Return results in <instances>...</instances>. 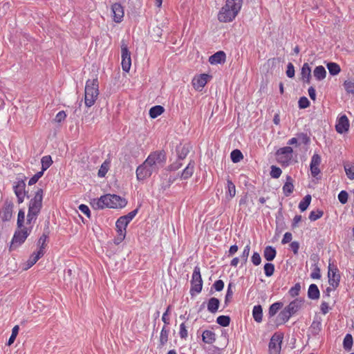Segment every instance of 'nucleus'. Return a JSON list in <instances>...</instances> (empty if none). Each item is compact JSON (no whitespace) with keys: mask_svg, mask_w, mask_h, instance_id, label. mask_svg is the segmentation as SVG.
<instances>
[{"mask_svg":"<svg viewBox=\"0 0 354 354\" xmlns=\"http://www.w3.org/2000/svg\"><path fill=\"white\" fill-rule=\"evenodd\" d=\"M165 162L166 156L163 151H156L150 153L147 159L136 169L137 180L140 181L149 178L163 167Z\"/></svg>","mask_w":354,"mask_h":354,"instance_id":"1","label":"nucleus"},{"mask_svg":"<svg viewBox=\"0 0 354 354\" xmlns=\"http://www.w3.org/2000/svg\"><path fill=\"white\" fill-rule=\"evenodd\" d=\"M33 225L34 223L26 224V221L25 222V212L24 209H19L17 221V229L12 239L10 250H14L25 242L32 232Z\"/></svg>","mask_w":354,"mask_h":354,"instance_id":"2","label":"nucleus"},{"mask_svg":"<svg viewBox=\"0 0 354 354\" xmlns=\"http://www.w3.org/2000/svg\"><path fill=\"white\" fill-rule=\"evenodd\" d=\"M243 0H226L218 13V20L223 23L232 22L239 13Z\"/></svg>","mask_w":354,"mask_h":354,"instance_id":"3","label":"nucleus"},{"mask_svg":"<svg viewBox=\"0 0 354 354\" xmlns=\"http://www.w3.org/2000/svg\"><path fill=\"white\" fill-rule=\"evenodd\" d=\"M127 204L125 198L115 194H105L97 199H93L91 205L95 209L122 208Z\"/></svg>","mask_w":354,"mask_h":354,"instance_id":"4","label":"nucleus"},{"mask_svg":"<svg viewBox=\"0 0 354 354\" xmlns=\"http://www.w3.org/2000/svg\"><path fill=\"white\" fill-rule=\"evenodd\" d=\"M43 189H38L30 201L26 218V224L35 223L42 207Z\"/></svg>","mask_w":354,"mask_h":354,"instance_id":"5","label":"nucleus"},{"mask_svg":"<svg viewBox=\"0 0 354 354\" xmlns=\"http://www.w3.org/2000/svg\"><path fill=\"white\" fill-rule=\"evenodd\" d=\"M99 95V82L97 77L88 80L84 89V104L86 107H91L95 103Z\"/></svg>","mask_w":354,"mask_h":354,"instance_id":"6","label":"nucleus"},{"mask_svg":"<svg viewBox=\"0 0 354 354\" xmlns=\"http://www.w3.org/2000/svg\"><path fill=\"white\" fill-rule=\"evenodd\" d=\"M328 277L330 286L326 288V297L329 298L330 292L332 290H335L339 286V284L340 275L339 274L338 269L335 267L331 268L330 265L328 267ZM324 297H325V295Z\"/></svg>","mask_w":354,"mask_h":354,"instance_id":"7","label":"nucleus"},{"mask_svg":"<svg viewBox=\"0 0 354 354\" xmlns=\"http://www.w3.org/2000/svg\"><path fill=\"white\" fill-rule=\"evenodd\" d=\"M202 288L203 280L201 274V269L198 266H196L192 276L190 294L192 296L195 294H198L201 292Z\"/></svg>","mask_w":354,"mask_h":354,"instance_id":"8","label":"nucleus"},{"mask_svg":"<svg viewBox=\"0 0 354 354\" xmlns=\"http://www.w3.org/2000/svg\"><path fill=\"white\" fill-rule=\"evenodd\" d=\"M293 149L290 146L279 148L276 151L277 162L282 166H287L292 159Z\"/></svg>","mask_w":354,"mask_h":354,"instance_id":"9","label":"nucleus"},{"mask_svg":"<svg viewBox=\"0 0 354 354\" xmlns=\"http://www.w3.org/2000/svg\"><path fill=\"white\" fill-rule=\"evenodd\" d=\"M283 335L281 333H275L271 337L269 345L270 354H280Z\"/></svg>","mask_w":354,"mask_h":354,"instance_id":"10","label":"nucleus"},{"mask_svg":"<svg viewBox=\"0 0 354 354\" xmlns=\"http://www.w3.org/2000/svg\"><path fill=\"white\" fill-rule=\"evenodd\" d=\"M121 58L122 70L125 72H129L131 66V53L124 41H122L121 45Z\"/></svg>","mask_w":354,"mask_h":354,"instance_id":"11","label":"nucleus"},{"mask_svg":"<svg viewBox=\"0 0 354 354\" xmlns=\"http://www.w3.org/2000/svg\"><path fill=\"white\" fill-rule=\"evenodd\" d=\"M349 127V120L346 115H340L337 117L335 124V130L338 133L342 134L348 132Z\"/></svg>","mask_w":354,"mask_h":354,"instance_id":"12","label":"nucleus"},{"mask_svg":"<svg viewBox=\"0 0 354 354\" xmlns=\"http://www.w3.org/2000/svg\"><path fill=\"white\" fill-rule=\"evenodd\" d=\"M211 77H212L210 75L205 73L196 75L192 79V86L195 90L201 91L208 82V81L211 79Z\"/></svg>","mask_w":354,"mask_h":354,"instance_id":"13","label":"nucleus"},{"mask_svg":"<svg viewBox=\"0 0 354 354\" xmlns=\"http://www.w3.org/2000/svg\"><path fill=\"white\" fill-rule=\"evenodd\" d=\"M25 188L26 183L23 180H17L13 187L14 192L17 198V202L19 204L22 203L24 201L26 196Z\"/></svg>","mask_w":354,"mask_h":354,"instance_id":"14","label":"nucleus"},{"mask_svg":"<svg viewBox=\"0 0 354 354\" xmlns=\"http://www.w3.org/2000/svg\"><path fill=\"white\" fill-rule=\"evenodd\" d=\"M129 222L125 220L122 216H120L115 223L116 230L118 233V239L121 241L126 236L127 227L129 225Z\"/></svg>","mask_w":354,"mask_h":354,"instance_id":"15","label":"nucleus"},{"mask_svg":"<svg viewBox=\"0 0 354 354\" xmlns=\"http://www.w3.org/2000/svg\"><path fill=\"white\" fill-rule=\"evenodd\" d=\"M14 205L12 203H6L0 209V218L3 221H8L12 216Z\"/></svg>","mask_w":354,"mask_h":354,"instance_id":"16","label":"nucleus"},{"mask_svg":"<svg viewBox=\"0 0 354 354\" xmlns=\"http://www.w3.org/2000/svg\"><path fill=\"white\" fill-rule=\"evenodd\" d=\"M321 156L317 153L313 154L311 158L310 169L311 175L313 177H316L320 174L319 165L321 164Z\"/></svg>","mask_w":354,"mask_h":354,"instance_id":"17","label":"nucleus"},{"mask_svg":"<svg viewBox=\"0 0 354 354\" xmlns=\"http://www.w3.org/2000/svg\"><path fill=\"white\" fill-rule=\"evenodd\" d=\"M113 19L115 23H120L124 17V8L120 3H115L111 6Z\"/></svg>","mask_w":354,"mask_h":354,"instance_id":"18","label":"nucleus"},{"mask_svg":"<svg viewBox=\"0 0 354 354\" xmlns=\"http://www.w3.org/2000/svg\"><path fill=\"white\" fill-rule=\"evenodd\" d=\"M43 253L41 250H38L37 252H33L28 261L26 263V267L24 270H26L30 268L33 265H35L37 261L43 257Z\"/></svg>","mask_w":354,"mask_h":354,"instance_id":"19","label":"nucleus"},{"mask_svg":"<svg viewBox=\"0 0 354 354\" xmlns=\"http://www.w3.org/2000/svg\"><path fill=\"white\" fill-rule=\"evenodd\" d=\"M226 55L223 51H218L209 58V62L211 64H218L225 62Z\"/></svg>","mask_w":354,"mask_h":354,"instance_id":"20","label":"nucleus"},{"mask_svg":"<svg viewBox=\"0 0 354 354\" xmlns=\"http://www.w3.org/2000/svg\"><path fill=\"white\" fill-rule=\"evenodd\" d=\"M302 304V299H296L291 301L285 308L288 310V312L293 315L301 308Z\"/></svg>","mask_w":354,"mask_h":354,"instance_id":"21","label":"nucleus"},{"mask_svg":"<svg viewBox=\"0 0 354 354\" xmlns=\"http://www.w3.org/2000/svg\"><path fill=\"white\" fill-rule=\"evenodd\" d=\"M195 168V162L194 160H191L187 167L183 170L180 178L183 180H187L189 178L194 174Z\"/></svg>","mask_w":354,"mask_h":354,"instance_id":"22","label":"nucleus"},{"mask_svg":"<svg viewBox=\"0 0 354 354\" xmlns=\"http://www.w3.org/2000/svg\"><path fill=\"white\" fill-rule=\"evenodd\" d=\"M301 80L304 82L309 84L311 79V69L308 63L304 64L301 69Z\"/></svg>","mask_w":354,"mask_h":354,"instance_id":"23","label":"nucleus"},{"mask_svg":"<svg viewBox=\"0 0 354 354\" xmlns=\"http://www.w3.org/2000/svg\"><path fill=\"white\" fill-rule=\"evenodd\" d=\"M225 189V195L227 199H232L235 196L236 192V187L229 177L227 178V186Z\"/></svg>","mask_w":354,"mask_h":354,"instance_id":"24","label":"nucleus"},{"mask_svg":"<svg viewBox=\"0 0 354 354\" xmlns=\"http://www.w3.org/2000/svg\"><path fill=\"white\" fill-rule=\"evenodd\" d=\"M202 340L205 344H213L216 340L215 333L210 330H204L202 334Z\"/></svg>","mask_w":354,"mask_h":354,"instance_id":"25","label":"nucleus"},{"mask_svg":"<svg viewBox=\"0 0 354 354\" xmlns=\"http://www.w3.org/2000/svg\"><path fill=\"white\" fill-rule=\"evenodd\" d=\"M313 75L317 80H323L326 76V71L323 66H316L313 71Z\"/></svg>","mask_w":354,"mask_h":354,"instance_id":"26","label":"nucleus"},{"mask_svg":"<svg viewBox=\"0 0 354 354\" xmlns=\"http://www.w3.org/2000/svg\"><path fill=\"white\" fill-rule=\"evenodd\" d=\"M320 296L319 290L316 284L310 285L308 290V297L311 299H318Z\"/></svg>","mask_w":354,"mask_h":354,"instance_id":"27","label":"nucleus"},{"mask_svg":"<svg viewBox=\"0 0 354 354\" xmlns=\"http://www.w3.org/2000/svg\"><path fill=\"white\" fill-rule=\"evenodd\" d=\"M252 316L255 322L261 323L263 320V309L261 305H256L252 309Z\"/></svg>","mask_w":354,"mask_h":354,"instance_id":"28","label":"nucleus"},{"mask_svg":"<svg viewBox=\"0 0 354 354\" xmlns=\"http://www.w3.org/2000/svg\"><path fill=\"white\" fill-rule=\"evenodd\" d=\"M293 189H294V185L292 183V178L290 176H288L286 177V181L283 186V193L285 194V195L286 196H288L290 194L292 193Z\"/></svg>","mask_w":354,"mask_h":354,"instance_id":"29","label":"nucleus"},{"mask_svg":"<svg viewBox=\"0 0 354 354\" xmlns=\"http://www.w3.org/2000/svg\"><path fill=\"white\" fill-rule=\"evenodd\" d=\"M277 254L276 250L272 246H266L263 251V257L268 261H272Z\"/></svg>","mask_w":354,"mask_h":354,"instance_id":"30","label":"nucleus"},{"mask_svg":"<svg viewBox=\"0 0 354 354\" xmlns=\"http://www.w3.org/2000/svg\"><path fill=\"white\" fill-rule=\"evenodd\" d=\"M219 304L220 301L217 298H210L207 303V310L212 313H215L218 309Z\"/></svg>","mask_w":354,"mask_h":354,"instance_id":"31","label":"nucleus"},{"mask_svg":"<svg viewBox=\"0 0 354 354\" xmlns=\"http://www.w3.org/2000/svg\"><path fill=\"white\" fill-rule=\"evenodd\" d=\"M344 168L346 174V176L350 180L354 179V162H346L344 163Z\"/></svg>","mask_w":354,"mask_h":354,"instance_id":"32","label":"nucleus"},{"mask_svg":"<svg viewBox=\"0 0 354 354\" xmlns=\"http://www.w3.org/2000/svg\"><path fill=\"white\" fill-rule=\"evenodd\" d=\"M111 165V160L109 159L105 160L103 163L101 165L97 175L99 177H104L109 170Z\"/></svg>","mask_w":354,"mask_h":354,"instance_id":"33","label":"nucleus"},{"mask_svg":"<svg viewBox=\"0 0 354 354\" xmlns=\"http://www.w3.org/2000/svg\"><path fill=\"white\" fill-rule=\"evenodd\" d=\"M167 325H165L160 334V346H163L168 341L169 330L167 328Z\"/></svg>","mask_w":354,"mask_h":354,"instance_id":"34","label":"nucleus"},{"mask_svg":"<svg viewBox=\"0 0 354 354\" xmlns=\"http://www.w3.org/2000/svg\"><path fill=\"white\" fill-rule=\"evenodd\" d=\"M165 111L163 106L160 105H156L151 107L149 110V116L154 119L160 115Z\"/></svg>","mask_w":354,"mask_h":354,"instance_id":"35","label":"nucleus"},{"mask_svg":"<svg viewBox=\"0 0 354 354\" xmlns=\"http://www.w3.org/2000/svg\"><path fill=\"white\" fill-rule=\"evenodd\" d=\"M326 67L331 75H337L341 71L339 65L335 62H328L326 64Z\"/></svg>","mask_w":354,"mask_h":354,"instance_id":"36","label":"nucleus"},{"mask_svg":"<svg viewBox=\"0 0 354 354\" xmlns=\"http://www.w3.org/2000/svg\"><path fill=\"white\" fill-rule=\"evenodd\" d=\"M343 86L347 94L354 95V80H345Z\"/></svg>","mask_w":354,"mask_h":354,"instance_id":"37","label":"nucleus"},{"mask_svg":"<svg viewBox=\"0 0 354 354\" xmlns=\"http://www.w3.org/2000/svg\"><path fill=\"white\" fill-rule=\"evenodd\" d=\"M283 304L281 302H275L272 304L268 310V315L269 317H273L282 308Z\"/></svg>","mask_w":354,"mask_h":354,"instance_id":"38","label":"nucleus"},{"mask_svg":"<svg viewBox=\"0 0 354 354\" xmlns=\"http://www.w3.org/2000/svg\"><path fill=\"white\" fill-rule=\"evenodd\" d=\"M311 202V196L308 194L305 196L303 200L299 204V208L301 212L307 209Z\"/></svg>","mask_w":354,"mask_h":354,"instance_id":"39","label":"nucleus"},{"mask_svg":"<svg viewBox=\"0 0 354 354\" xmlns=\"http://www.w3.org/2000/svg\"><path fill=\"white\" fill-rule=\"evenodd\" d=\"M292 315L288 312V310L284 308L283 310L280 312L279 314V324H285L287 322L289 319L291 317Z\"/></svg>","mask_w":354,"mask_h":354,"instance_id":"40","label":"nucleus"},{"mask_svg":"<svg viewBox=\"0 0 354 354\" xmlns=\"http://www.w3.org/2000/svg\"><path fill=\"white\" fill-rule=\"evenodd\" d=\"M230 157L232 161L234 163L240 162L243 158L241 151L239 149L233 150L230 153Z\"/></svg>","mask_w":354,"mask_h":354,"instance_id":"41","label":"nucleus"},{"mask_svg":"<svg viewBox=\"0 0 354 354\" xmlns=\"http://www.w3.org/2000/svg\"><path fill=\"white\" fill-rule=\"evenodd\" d=\"M41 168L43 169V171H46L53 164V160H52L51 156H43L41 160Z\"/></svg>","mask_w":354,"mask_h":354,"instance_id":"42","label":"nucleus"},{"mask_svg":"<svg viewBox=\"0 0 354 354\" xmlns=\"http://www.w3.org/2000/svg\"><path fill=\"white\" fill-rule=\"evenodd\" d=\"M353 346V337L351 334H346L344 338L343 346L345 350L350 351Z\"/></svg>","mask_w":354,"mask_h":354,"instance_id":"43","label":"nucleus"},{"mask_svg":"<svg viewBox=\"0 0 354 354\" xmlns=\"http://www.w3.org/2000/svg\"><path fill=\"white\" fill-rule=\"evenodd\" d=\"M187 325L185 322H183L180 324L179 328V336L182 339H187L188 337Z\"/></svg>","mask_w":354,"mask_h":354,"instance_id":"44","label":"nucleus"},{"mask_svg":"<svg viewBox=\"0 0 354 354\" xmlns=\"http://www.w3.org/2000/svg\"><path fill=\"white\" fill-rule=\"evenodd\" d=\"M47 240H48V236L45 234H43L40 238L38 240V242H37V244L39 247V250H42V253H43V255L45 253V248L46 246V243H47Z\"/></svg>","mask_w":354,"mask_h":354,"instance_id":"45","label":"nucleus"},{"mask_svg":"<svg viewBox=\"0 0 354 354\" xmlns=\"http://www.w3.org/2000/svg\"><path fill=\"white\" fill-rule=\"evenodd\" d=\"M216 322L221 326L226 327V326H229L230 322V319L228 316L221 315L217 317Z\"/></svg>","mask_w":354,"mask_h":354,"instance_id":"46","label":"nucleus"},{"mask_svg":"<svg viewBox=\"0 0 354 354\" xmlns=\"http://www.w3.org/2000/svg\"><path fill=\"white\" fill-rule=\"evenodd\" d=\"M250 244H248L245 246V248L242 252V254L241 255V261L243 263H246L249 254H250Z\"/></svg>","mask_w":354,"mask_h":354,"instance_id":"47","label":"nucleus"},{"mask_svg":"<svg viewBox=\"0 0 354 354\" xmlns=\"http://www.w3.org/2000/svg\"><path fill=\"white\" fill-rule=\"evenodd\" d=\"M265 274L267 277H270L274 274V266L271 263H267L264 266Z\"/></svg>","mask_w":354,"mask_h":354,"instance_id":"48","label":"nucleus"},{"mask_svg":"<svg viewBox=\"0 0 354 354\" xmlns=\"http://www.w3.org/2000/svg\"><path fill=\"white\" fill-rule=\"evenodd\" d=\"M324 214L323 211L322 210H316V211H312L309 214V219L312 221H317V219L320 218Z\"/></svg>","mask_w":354,"mask_h":354,"instance_id":"49","label":"nucleus"},{"mask_svg":"<svg viewBox=\"0 0 354 354\" xmlns=\"http://www.w3.org/2000/svg\"><path fill=\"white\" fill-rule=\"evenodd\" d=\"M281 173L282 171L279 167L274 165L271 167L270 176L272 178H278L281 176Z\"/></svg>","mask_w":354,"mask_h":354,"instance_id":"50","label":"nucleus"},{"mask_svg":"<svg viewBox=\"0 0 354 354\" xmlns=\"http://www.w3.org/2000/svg\"><path fill=\"white\" fill-rule=\"evenodd\" d=\"M300 290H301V286H300L299 283H296L293 287H292L289 290L288 294L290 295V297H295L299 295Z\"/></svg>","mask_w":354,"mask_h":354,"instance_id":"51","label":"nucleus"},{"mask_svg":"<svg viewBox=\"0 0 354 354\" xmlns=\"http://www.w3.org/2000/svg\"><path fill=\"white\" fill-rule=\"evenodd\" d=\"M331 309L332 307L329 306L327 301H323L321 303L320 311L323 315H326Z\"/></svg>","mask_w":354,"mask_h":354,"instance_id":"52","label":"nucleus"},{"mask_svg":"<svg viewBox=\"0 0 354 354\" xmlns=\"http://www.w3.org/2000/svg\"><path fill=\"white\" fill-rule=\"evenodd\" d=\"M348 197V193L344 190L341 191L338 194V199L342 204H346L347 203Z\"/></svg>","mask_w":354,"mask_h":354,"instance_id":"53","label":"nucleus"},{"mask_svg":"<svg viewBox=\"0 0 354 354\" xmlns=\"http://www.w3.org/2000/svg\"><path fill=\"white\" fill-rule=\"evenodd\" d=\"M170 309H171V306H169L167 308L166 311L163 313V315L162 316V321L164 322L165 325H169V324H170V319L169 317Z\"/></svg>","mask_w":354,"mask_h":354,"instance_id":"54","label":"nucleus"},{"mask_svg":"<svg viewBox=\"0 0 354 354\" xmlns=\"http://www.w3.org/2000/svg\"><path fill=\"white\" fill-rule=\"evenodd\" d=\"M66 118V112L64 111H61L56 114L55 118V121L57 123H60V122H63L64 120H65Z\"/></svg>","mask_w":354,"mask_h":354,"instance_id":"55","label":"nucleus"},{"mask_svg":"<svg viewBox=\"0 0 354 354\" xmlns=\"http://www.w3.org/2000/svg\"><path fill=\"white\" fill-rule=\"evenodd\" d=\"M299 106L301 109H306L309 106L310 102L306 97H302L299 100Z\"/></svg>","mask_w":354,"mask_h":354,"instance_id":"56","label":"nucleus"},{"mask_svg":"<svg viewBox=\"0 0 354 354\" xmlns=\"http://www.w3.org/2000/svg\"><path fill=\"white\" fill-rule=\"evenodd\" d=\"M138 212V209L137 208V209L130 212L127 215L122 216V218H124L125 220H127V222L130 223L133 219V218L136 216Z\"/></svg>","mask_w":354,"mask_h":354,"instance_id":"57","label":"nucleus"},{"mask_svg":"<svg viewBox=\"0 0 354 354\" xmlns=\"http://www.w3.org/2000/svg\"><path fill=\"white\" fill-rule=\"evenodd\" d=\"M251 261L254 266H259L261 263V258L258 252H254Z\"/></svg>","mask_w":354,"mask_h":354,"instance_id":"58","label":"nucleus"},{"mask_svg":"<svg viewBox=\"0 0 354 354\" xmlns=\"http://www.w3.org/2000/svg\"><path fill=\"white\" fill-rule=\"evenodd\" d=\"M286 75L288 77H293L295 76V68L292 63H289L287 66Z\"/></svg>","mask_w":354,"mask_h":354,"instance_id":"59","label":"nucleus"},{"mask_svg":"<svg viewBox=\"0 0 354 354\" xmlns=\"http://www.w3.org/2000/svg\"><path fill=\"white\" fill-rule=\"evenodd\" d=\"M79 209L81 211L82 213L84 214L88 218H90L91 212L87 205L82 204L79 206Z\"/></svg>","mask_w":354,"mask_h":354,"instance_id":"60","label":"nucleus"},{"mask_svg":"<svg viewBox=\"0 0 354 354\" xmlns=\"http://www.w3.org/2000/svg\"><path fill=\"white\" fill-rule=\"evenodd\" d=\"M213 286L216 291H221L224 288V283L222 280H217L214 282Z\"/></svg>","mask_w":354,"mask_h":354,"instance_id":"61","label":"nucleus"},{"mask_svg":"<svg viewBox=\"0 0 354 354\" xmlns=\"http://www.w3.org/2000/svg\"><path fill=\"white\" fill-rule=\"evenodd\" d=\"M310 277L314 279H319L321 278L320 270L319 268H315L314 270L311 272Z\"/></svg>","mask_w":354,"mask_h":354,"instance_id":"62","label":"nucleus"},{"mask_svg":"<svg viewBox=\"0 0 354 354\" xmlns=\"http://www.w3.org/2000/svg\"><path fill=\"white\" fill-rule=\"evenodd\" d=\"M292 234L290 232H286L283 235V237L281 240L282 244H286L289 243L292 240Z\"/></svg>","mask_w":354,"mask_h":354,"instance_id":"63","label":"nucleus"},{"mask_svg":"<svg viewBox=\"0 0 354 354\" xmlns=\"http://www.w3.org/2000/svg\"><path fill=\"white\" fill-rule=\"evenodd\" d=\"M290 247L295 254H297L299 249V243L297 241H293L290 243Z\"/></svg>","mask_w":354,"mask_h":354,"instance_id":"64","label":"nucleus"}]
</instances>
